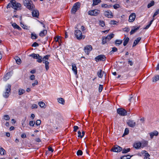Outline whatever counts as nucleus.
Returning a JSON list of instances; mask_svg holds the SVG:
<instances>
[{
  "instance_id": "nucleus-1",
  "label": "nucleus",
  "mask_w": 159,
  "mask_h": 159,
  "mask_svg": "<svg viewBox=\"0 0 159 159\" xmlns=\"http://www.w3.org/2000/svg\"><path fill=\"white\" fill-rule=\"evenodd\" d=\"M21 7V4L19 3L16 2L15 0H11L7 6V9L11 7L12 8L15 10H20Z\"/></svg>"
},
{
  "instance_id": "nucleus-2",
  "label": "nucleus",
  "mask_w": 159,
  "mask_h": 159,
  "mask_svg": "<svg viewBox=\"0 0 159 159\" xmlns=\"http://www.w3.org/2000/svg\"><path fill=\"white\" fill-rule=\"evenodd\" d=\"M23 1L24 5L29 10L32 11L34 8V6L31 0H23Z\"/></svg>"
},
{
  "instance_id": "nucleus-3",
  "label": "nucleus",
  "mask_w": 159,
  "mask_h": 159,
  "mask_svg": "<svg viewBox=\"0 0 159 159\" xmlns=\"http://www.w3.org/2000/svg\"><path fill=\"white\" fill-rule=\"evenodd\" d=\"M11 85L10 84H8L5 86V92L3 94V96L4 98H7L10 94Z\"/></svg>"
},
{
  "instance_id": "nucleus-4",
  "label": "nucleus",
  "mask_w": 159,
  "mask_h": 159,
  "mask_svg": "<svg viewBox=\"0 0 159 159\" xmlns=\"http://www.w3.org/2000/svg\"><path fill=\"white\" fill-rule=\"evenodd\" d=\"M50 57V55H46L43 58H42V61L43 63L45 64V68L46 70H48L49 67V62L48 61L49 57Z\"/></svg>"
},
{
  "instance_id": "nucleus-5",
  "label": "nucleus",
  "mask_w": 159,
  "mask_h": 159,
  "mask_svg": "<svg viewBox=\"0 0 159 159\" xmlns=\"http://www.w3.org/2000/svg\"><path fill=\"white\" fill-rule=\"evenodd\" d=\"M75 35L77 39L78 40H80L82 39H84L85 36L82 35V33L80 30H75Z\"/></svg>"
},
{
  "instance_id": "nucleus-6",
  "label": "nucleus",
  "mask_w": 159,
  "mask_h": 159,
  "mask_svg": "<svg viewBox=\"0 0 159 159\" xmlns=\"http://www.w3.org/2000/svg\"><path fill=\"white\" fill-rule=\"evenodd\" d=\"M80 6V3L79 2L75 3L72 8L71 11V13L75 14L76 11L79 10Z\"/></svg>"
},
{
  "instance_id": "nucleus-7",
  "label": "nucleus",
  "mask_w": 159,
  "mask_h": 159,
  "mask_svg": "<svg viewBox=\"0 0 159 159\" xmlns=\"http://www.w3.org/2000/svg\"><path fill=\"white\" fill-rule=\"evenodd\" d=\"M29 56L32 57L34 59H37V61L38 63H41L42 61V57L39 54L33 53L29 55Z\"/></svg>"
},
{
  "instance_id": "nucleus-8",
  "label": "nucleus",
  "mask_w": 159,
  "mask_h": 159,
  "mask_svg": "<svg viewBox=\"0 0 159 159\" xmlns=\"http://www.w3.org/2000/svg\"><path fill=\"white\" fill-rule=\"evenodd\" d=\"M104 15L108 18H112L113 17V14L109 10L104 11Z\"/></svg>"
},
{
  "instance_id": "nucleus-9",
  "label": "nucleus",
  "mask_w": 159,
  "mask_h": 159,
  "mask_svg": "<svg viewBox=\"0 0 159 159\" xmlns=\"http://www.w3.org/2000/svg\"><path fill=\"white\" fill-rule=\"evenodd\" d=\"M100 12L99 10L97 9H94L92 10H90L88 11V14L90 16H97Z\"/></svg>"
},
{
  "instance_id": "nucleus-10",
  "label": "nucleus",
  "mask_w": 159,
  "mask_h": 159,
  "mask_svg": "<svg viewBox=\"0 0 159 159\" xmlns=\"http://www.w3.org/2000/svg\"><path fill=\"white\" fill-rule=\"evenodd\" d=\"M93 49L91 45H88L84 47V51L85 54L87 55H89L90 52Z\"/></svg>"
},
{
  "instance_id": "nucleus-11",
  "label": "nucleus",
  "mask_w": 159,
  "mask_h": 159,
  "mask_svg": "<svg viewBox=\"0 0 159 159\" xmlns=\"http://www.w3.org/2000/svg\"><path fill=\"white\" fill-rule=\"evenodd\" d=\"M106 57L103 55H100L95 57V60L96 62L99 61H104L106 60Z\"/></svg>"
},
{
  "instance_id": "nucleus-12",
  "label": "nucleus",
  "mask_w": 159,
  "mask_h": 159,
  "mask_svg": "<svg viewBox=\"0 0 159 159\" xmlns=\"http://www.w3.org/2000/svg\"><path fill=\"white\" fill-rule=\"evenodd\" d=\"M122 150V148L118 145H116L111 149V151L114 152H119Z\"/></svg>"
},
{
  "instance_id": "nucleus-13",
  "label": "nucleus",
  "mask_w": 159,
  "mask_h": 159,
  "mask_svg": "<svg viewBox=\"0 0 159 159\" xmlns=\"http://www.w3.org/2000/svg\"><path fill=\"white\" fill-rule=\"evenodd\" d=\"M117 113L121 116H125L127 115V112L125 110L122 108L117 109Z\"/></svg>"
},
{
  "instance_id": "nucleus-14",
  "label": "nucleus",
  "mask_w": 159,
  "mask_h": 159,
  "mask_svg": "<svg viewBox=\"0 0 159 159\" xmlns=\"http://www.w3.org/2000/svg\"><path fill=\"white\" fill-rule=\"evenodd\" d=\"M141 154V156H144V159H150L149 158L150 155L146 151L143 150L142 151Z\"/></svg>"
},
{
  "instance_id": "nucleus-15",
  "label": "nucleus",
  "mask_w": 159,
  "mask_h": 159,
  "mask_svg": "<svg viewBox=\"0 0 159 159\" xmlns=\"http://www.w3.org/2000/svg\"><path fill=\"white\" fill-rule=\"evenodd\" d=\"M32 15L33 17L39 18V11L37 9L32 10Z\"/></svg>"
},
{
  "instance_id": "nucleus-16",
  "label": "nucleus",
  "mask_w": 159,
  "mask_h": 159,
  "mask_svg": "<svg viewBox=\"0 0 159 159\" xmlns=\"http://www.w3.org/2000/svg\"><path fill=\"white\" fill-rule=\"evenodd\" d=\"M148 142L147 141L142 140L141 142H140V148L147 147L148 145Z\"/></svg>"
},
{
  "instance_id": "nucleus-17",
  "label": "nucleus",
  "mask_w": 159,
  "mask_h": 159,
  "mask_svg": "<svg viewBox=\"0 0 159 159\" xmlns=\"http://www.w3.org/2000/svg\"><path fill=\"white\" fill-rule=\"evenodd\" d=\"M136 15L135 13H132L129 16V22H133L135 18Z\"/></svg>"
},
{
  "instance_id": "nucleus-18",
  "label": "nucleus",
  "mask_w": 159,
  "mask_h": 159,
  "mask_svg": "<svg viewBox=\"0 0 159 159\" xmlns=\"http://www.w3.org/2000/svg\"><path fill=\"white\" fill-rule=\"evenodd\" d=\"M128 125L131 127H134L136 125V123L134 120H129L127 122Z\"/></svg>"
},
{
  "instance_id": "nucleus-19",
  "label": "nucleus",
  "mask_w": 159,
  "mask_h": 159,
  "mask_svg": "<svg viewBox=\"0 0 159 159\" xmlns=\"http://www.w3.org/2000/svg\"><path fill=\"white\" fill-rule=\"evenodd\" d=\"M150 138L151 139H153L154 136H157L158 134V132L156 130H154L152 132H151L149 133Z\"/></svg>"
},
{
  "instance_id": "nucleus-20",
  "label": "nucleus",
  "mask_w": 159,
  "mask_h": 159,
  "mask_svg": "<svg viewBox=\"0 0 159 159\" xmlns=\"http://www.w3.org/2000/svg\"><path fill=\"white\" fill-rule=\"evenodd\" d=\"M47 34V30H43L41 31L39 34V35L41 37H44Z\"/></svg>"
},
{
  "instance_id": "nucleus-21",
  "label": "nucleus",
  "mask_w": 159,
  "mask_h": 159,
  "mask_svg": "<svg viewBox=\"0 0 159 159\" xmlns=\"http://www.w3.org/2000/svg\"><path fill=\"white\" fill-rule=\"evenodd\" d=\"M72 70L74 72L75 74H76L77 73V70L75 64L74 63H72Z\"/></svg>"
},
{
  "instance_id": "nucleus-22",
  "label": "nucleus",
  "mask_w": 159,
  "mask_h": 159,
  "mask_svg": "<svg viewBox=\"0 0 159 159\" xmlns=\"http://www.w3.org/2000/svg\"><path fill=\"white\" fill-rule=\"evenodd\" d=\"M139 29V27H133V28L131 30L130 32L131 35L134 34Z\"/></svg>"
},
{
  "instance_id": "nucleus-23",
  "label": "nucleus",
  "mask_w": 159,
  "mask_h": 159,
  "mask_svg": "<svg viewBox=\"0 0 159 159\" xmlns=\"http://www.w3.org/2000/svg\"><path fill=\"white\" fill-rule=\"evenodd\" d=\"M103 74L105 75H106L105 73L102 71V70H100L98 72V75L99 78H102L103 76Z\"/></svg>"
},
{
  "instance_id": "nucleus-24",
  "label": "nucleus",
  "mask_w": 159,
  "mask_h": 159,
  "mask_svg": "<svg viewBox=\"0 0 159 159\" xmlns=\"http://www.w3.org/2000/svg\"><path fill=\"white\" fill-rule=\"evenodd\" d=\"M125 37L126 35H125V38L124 39V41L123 42V45L125 46L127 44L129 41V38L128 37H127L126 38Z\"/></svg>"
},
{
  "instance_id": "nucleus-25",
  "label": "nucleus",
  "mask_w": 159,
  "mask_h": 159,
  "mask_svg": "<svg viewBox=\"0 0 159 159\" xmlns=\"http://www.w3.org/2000/svg\"><path fill=\"white\" fill-rule=\"evenodd\" d=\"M57 101L59 103L62 105H64L65 104V100L62 98H58L57 99Z\"/></svg>"
},
{
  "instance_id": "nucleus-26",
  "label": "nucleus",
  "mask_w": 159,
  "mask_h": 159,
  "mask_svg": "<svg viewBox=\"0 0 159 159\" xmlns=\"http://www.w3.org/2000/svg\"><path fill=\"white\" fill-rule=\"evenodd\" d=\"M114 36V34L112 33L110 34L109 35H108L107 36H106V38L107 40V41H109L112 38H113Z\"/></svg>"
},
{
  "instance_id": "nucleus-27",
  "label": "nucleus",
  "mask_w": 159,
  "mask_h": 159,
  "mask_svg": "<svg viewBox=\"0 0 159 159\" xmlns=\"http://www.w3.org/2000/svg\"><path fill=\"white\" fill-rule=\"evenodd\" d=\"M6 154L5 150L2 148L0 147V154L2 155H4Z\"/></svg>"
},
{
  "instance_id": "nucleus-28",
  "label": "nucleus",
  "mask_w": 159,
  "mask_h": 159,
  "mask_svg": "<svg viewBox=\"0 0 159 159\" xmlns=\"http://www.w3.org/2000/svg\"><path fill=\"white\" fill-rule=\"evenodd\" d=\"M122 40L117 39L115 40V43L116 46H119L121 44L122 42Z\"/></svg>"
},
{
  "instance_id": "nucleus-29",
  "label": "nucleus",
  "mask_w": 159,
  "mask_h": 159,
  "mask_svg": "<svg viewBox=\"0 0 159 159\" xmlns=\"http://www.w3.org/2000/svg\"><path fill=\"white\" fill-rule=\"evenodd\" d=\"M12 26L14 28L16 29L19 30H21V28L16 23H13L12 24Z\"/></svg>"
},
{
  "instance_id": "nucleus-30",
  "label": "nucleus",
  "mask_w": 159,
  "mask_h": 159,
  "mask_svg": "<svg viewBox=\"0 0 159 159\" xmlns=\"http://www.w3.org/2000/svg\"><path fill=\"white\" fill-rule=\"evenodd\" d=\"M11 76L10 72L7 73L4 76V78L5 80H8Z\"/></svg>"
},
{
  "instance_id": "nucleus-31",
  "label": "nucleus",
  "mask_w": 159,
  "mask_h": 159,
  "mask_svg": "<svg viewBox=\"0 0 159 159\" xmlns=\"http://www.w3.org/2000/svg\"><path fill=\"white\" fill-rule=\"evenodd\" d=\"M101 2V0H93V6H95Z\"/></svg>"
},
{
  "instance_id": "nucleus-32",
  "label": "nucleus",
  "mask_w": 159,
  "mask_h": 159,
  "mask_svg": "<svg viewBox=\"0 0 159 159\" xmlns=\"http://www.w3.org/2000/svg\"><path fill=\"white\" fill-rule=\"evenodd\" d=\"M133 147L136 149H139V142H136L134 143L133 144Z\"/></svg>"
},
{
  "instance_id": "nucleus-33",
  "label": "nucleus",
  "mask_w": 159,
  "mask_h": 159,
  "mask_svg": "<svg viewBox=\"0 0 159 159\" xmlns=\"http://www.w3.org/2000/svg\"><path fill=\"white\" fill-rule=\"evenodd\" d=\"M139 42V38H138L136 40H134L133 44V47L135 46Z\"/></svg>"
},
{
  "instance_id": "nucleus-34",
  "label": "nucleus",
  "mask_w": 159,
  "mask_h": 159,
  "mask_svg": "<svg viewBox=\"0 0 159 159\" xmlns=\"http://www.w3.org/2000/svg\"><path fill=\"white\" fill-rule=\"evenodd\" d=\"M16 59H15L16 63L18 64H20L21 63V61L20 59L18 57H16Z\"/></svg>"
},
{
  "instance_id": "nucleus-35",
  "label": "nucleus",
  "mask_w": 159,
  "mask_h": 159,
  "mask_svg": "<svg viewBox=\"0 0 159 159\" xmlns=\"http://www.w3.org/2000/svg\"><path fill=\"white\" fill-rule=\"evenodd\" d=\"M122 153H126L130 151V148H128L127 149L124 148L123 150L122 149Z\"/></svg>"
},
{
  "instance_id": "nucleus-36",
  "label": "nucleus",
  "mask_w": 159,
  "mask_h": 159,
  "mask_svg": "<svg viewBox=\"0 0 159 159\" xmlns=\"http://www.w3.org/2000/svg\"><path fill=\"white\" fill-rule=\"evenodd\" d=\"M38 104L42 108H45V104L43 102H39Z\"/></svg>"
},
{
  "instance_id": "nucleus-37",
  "label": "nucleus",
  "mask_w": 159,
  "mask_h": 159,
  "mask_svg": "<svg viewBox=\"0 0 159 159\" xmlns=\"http://www.w3.org/2000/svg\"><path fill=\"white\" fill-rule=\"evenodd\" d=\"M154 2L153 1H152L151 2L149 3L147 6L148 8H149L154 5Z\"/></svg>"
},
{
  "instance_id": "nucleus-38",
  "label": "nucleus",
  "mask_w": 159,
  "mask_h": 159,
  "mask_svg": "<svg viewBox=\"0 0 159 159\" xmlns=\"http://www.w3.org/2000/svg\"><path fill=\"white\" fill-rule=\"evenodd\" d=\"M154 18H153V19L151 20L150 22V23L149 24H148V25H147L144 28V29H148L151 25L152 24V22L154 21Z\"/></svg>"
},
{
  "instance_id": "nucleus-39",
  "label": "nucleus",
  "mask_w": 159,
  "mask_h": 159,
  "mask_svg": "<svg viewBox=\"0 0 159 159\" xmlns=\"http://www.w3.org/2000/svg\"><path fill=\"white\" fill-rule=\"evenodd\" d=\"M61 38V36H57L54 38V39L56 42H59V40L60 39V38Z\"/></svg>"
},
{
  "instance_id": "nucleus-40",
  "label": "nucleus",
  "mask_w": 159,
  "mask_h": 159,
  "mask_svg": "<svg viewBox=\"0 0 159 159\" xmlns=\"http://www.w3.org/2000/svg\"><path fill=\"white\" fill-rule=\"evenodd\" d=\"M25 92V90L23 89H19L18 91L19 95H20L23 94Z\"/></svg>"
},
{
  "instance_id": "nucleus-41",
  "label": "nucleus",
  "mask_w": 159,
  "mask_h": 159,
  "mask_svg": "<svg viewBox=\"0 0 159 159\" xmlns=\"http://www.w3.org/2000/svg\"><path fill=\"white\" fill-rule=\"evenodd\" d=\"M108 41L106 37H103L102 39V44H104L106 43Z\"/></svg>"
},
{
  "instance_id": "nucleus-42",
  "label": "nucleus",
  "mask_w": 159,
  "mask_h": 159,
  "mask_svg": "<svg viewBox=\"0 0 159 159\" xmlns=\"http://www.w3.org/2000/svg\"><path fill=\"white\" fill-rule=\"evenodd\" d=\"M117 51V49L116 47H113L112 48V51H111L110 53L111 54H112L114 52H116Z\"/></svg>"
},
{
  "instance_id": "nucleus-43",
  "label": "nucleus",
  "mask_w": 159,
  "mask_h": 159,
  "mask_svg": "<svg viewBox=\"0 0 159 159\" xmlns=\"http://www.w3.org/2000/svg\"><path fill=\"white\" fill-rule=\"evenodd\" d=\"M38 37L35 34H31V38L32 39H36Z\"/></svg>"
},
{
  "instance_id": "nucleus-44",
  "label": "nucleus",
  "mask_w": 159,
  "mask_h": 159,
  "mask_svg": "<svg viewBox=\"0 0 159 159\" xmlns=\"http://www.w3.org/2000/svg\"><path fill=\"white\" fill-rule=\"evenodd\" d=\"M99 25L102 27H104L105 26V23L104 21L103 20H100Z\"/></svg>"
},
{
  "instance_id": "nucleus-45",
  "label": "nucleus",
  "mask_w": 159,
  "mask_h": 159,
  "mask_svg": "<svg viewBox=\"0 0 159 159\" xmlns=\"http://www.w3.org/2000/svg\"><path fill=\"white\" fill-rule=\"evenodd\" d=\"M129 133V130L128 128H126L125 129L124 134L122 135V137L124 136L125 135L128 134Z\"/></svg>"
},
{
  "instance_id": "nucleus-46",
  "label": "nucleus",
  "mask_w": 159,
  "mask_h": 159,
  "mask_svg": "<svg viewBox=\"0 0 159 159\" xmlns=\"http://www.w3.org/2000/svg\"><path fill=\"white\" fill-rule=\"evenodd\" d=\"M3 117V119L5 120H9L10 119V117L8 115H4Z\"/></svg>"
},
{
  "instance_id": "nucleus-47",
  "label": "nucleus",
  "mask_w": 159,
  "mask_h": 159,
  "mask_svg": "<svg viewBox=\"0 0 159 159\" xmlns=\"http://www.w3.org/2000/svg\"><path fill=\"white\" fill-rule=\"evenodd\" d=\"M77 155L78 156H81L83 154V152L81 150H78L77 152Z\"/></svg>"
},
{
  "instance_id": "nucleus-48",
  "label": "nucleus",
  "mask_w": 159,
  "mask_h": 159,
  "mask_svg": "<svg viewBox=\"0 0 159 159\" xmlns=\"http://www.w3.org/2000/svg\"><path fill=\"white\" fill-rule=\"evenodd\" d=\"M159 14V9H157L153 16V18L157 15Z\"/></svg>"
},
{
  "instance_id": "nucleus-49",
  "label": "nucleus",
  "mask_w": 159,
  "mask_h": 159,
  "mask_svg": "<svg viewBox=\"0 0 159 159\" xmlns=\"http://www.w3.org/2000/svg\"><path fill=\"white\" fill-rule=\"evenodd\" d=\"M35 124V122L34 121H30L29 122V125L30 126H34Z\"/></svg>"
},
{
  "instance_id": "nucleus-50",
  "label": "nucleus",
  "mask_w": 159,
  "mask_h": 159,
  "mask_svg": "<svg viewBox=\"0 0 159 159\" xmlns=\"http://www.w3.org/2000/svg\"><path fill=\"white\" fill-rule=\"evenodd\" d=\"M113 7L115 9H117L120 7V5L118 4H116L113 5Z\"/></svg>"
},
{
  "instance_id": "nucleus-51",
  "label": "nucleus",
  "mask_w": 159,
  "mask_h": 159,
  "mask_svg": "<svg viewBox=\"0 0 159 159\" xmlns=\"http://www.w3.org/2000/svg\"><path fill=\"white\" fill-rule=\"evenodd\" d=\"M39 44L36 42H34L33 44L32 45V47H37L38 46Z\"/></svg>"
},
{
  "instance_id": "nucleus-52",
  "label": "nucleus",
  "mask_w": 159,
  "mask_h": 159,
  "mask_svg": "<svg viewBox=\"0 0 159 159\" xmlns=\"http://www.w3.org/2000/svg\"><path fill=\"white\" fill-rule=\"evenodd\" d=\"M101 7H104L105 8H107L109 7L107 4L104 3L102 4Z\"/></svg>"
},
{
  "instance_id": "nucleus-53",
  "label": "nucleus",
  "mask_w": 159,
  "mask_h": 159,
  "mask_svg": "<svg viewBox=\"0 0 159 159\" xmlns=\"http://www.w3.org/2000/svg\"><path fill=\"white\" fill-rule=\"evenodd\" d=\"M102 89H103V85L100 84L99 86V92H101L102 91Z\"/></svg>"
},
{
  "instance_id": "nucleus-54",
  "label": "nucleus",
  "mask_w": 159,
  "mask_h": 159,
  "mask_svg": "<svg viewBox=\"0 0 159 159\" xmlns=\"http://www.w3.org/2000/svg\"><path fill=\"white\" fill-rule=\"evenodd\" d=\"M41 121L40 120H37L36 122V125H40Z\"/></svg>"
},
{
  "instance_id": "nucleus-55",
  "label": "nucleus",
  "mask_w": 159,
  "mask_h": 159,
  "mask_svg": "<svg viewBox=\"0 0 159 159\" xmlns=\"http://www.w3.org/2000/svg\"><path fill=\"white\" fill-rule=\"evenodd\" d=\"M140 121L141 123H142L143 124H144L145 123V118L144 117H142L140 119Z\"/></svg>"
},
{
  "instance_id": "nucleus-56",
  "label": "nucleus",
  "mask_w": 159,
  "mask_h": 159,
  "mask_svg": "<svg viewBox=\"0 0 159 159\" xmlns=\"http://www.w3.org/2000/svg\"><path fill=\"white\" fill-rule=\"evenodd\" d=\"M38 84V81H37V80H35V81H34V82L32 84V86L34 87L36 85H37Z\"/></svg>"
},
{
  "instance_id": "nucleus-57",
  "label": "nucleus",
  "mask_w": 159,
  "mask_h": 159,
  "mask_svg": "<svg viewBox=\"0 0 159 159\" xmlns=\"http://www.w3.org/2000/svg\"><path fill=\"white\" fill-rule=\"evenodd\" d=\"M128 63L131 66H132L133 64V62L131 61H130L129 59L128 60Z\"/></svg>"
},
{
  "instance_id": "nucleus-58",
  "label": "nucleus",
  "mask_w": 159,
  "mask_h": 159,
  "mask_svg": "<svg viewBox=\"0 0 159 159\" xmlns=\"http://www.w3.org/2000/svg\"><path fill=\"white\" fill-rule=\"evenodd\" d=\"M37 105L35 104H33L31 106V108L32 109L37 108Z\"/></svg>"
},
{
  "instance_id": "nucleus-59",
  "label": "nucleus",
  "mask_w": 159,
  "mask_h": 159,
  "mask_svg": "<svg viewBox=\"0 0 159 159\" xmlns=\"http://www.w3.org/2000/svg\"><path fill=\"white\" fill-rule=\"evenodd\" d=\"M116 21L114 20H111L110 22V24L111 25H115L116 24Z\"/></svg>"
},
{
  "instance_id": "nucleus-60",
  "label": "nucleus",
  "mask_w": 159,
  "mask_h": 159,
  "mask_svg": "<svg viewBox=\"0 0 159 159\" xmlns=\"http://www.w3.org/2000/svg\"><path fill=\"white\" fill-rule=\"evenodd\" d=\"M153 80H159V75H155L153 78Z\"/></svg>"
},
{
  "instance_id": "nucleus-61",
  "label": "nucleus",
  "mask_w": 159,
  "mask_h": 159,
  "mask_svg": "<svg viewBox=\"0 0 159 159\" xmlns=\"http://www.w3.org/2000/svg\"><path fill=\"white\" fill-rule=\"evenodd\" d=\"M79 129V127L78 126H74V132L76 131L77 130Z\"/></svg>"
},
{
  "instance_id": "nucleus-62",
  "label": "nucleus",
  "mask_w": 159,
  "mask_h": 159,
  "mask_svg": "<svg viewBox=\"0 0 159 159\" xmlns=\"http://www.w3.org/2000/svg\"><path fill=\"white\" fill-rule=\"evenodd\" d=\"M124 31L126 32H128L129 31V29L128 28H125Z\"/></svg>"
},
{
  "instance_id": "nucleus-63",
  "label": "nucleus",
  "mask_w": 159,
  "mask_h": 159,
  "mask_svg": "<svg viewBox=\"0 0 159 159\" xmlns=\"http://www.w3.org/2000/svg\"><path fill=\"white\" fill-rule=\"evenodd\" d=\"M21 137L22 138H25L26 137V135L25 134H23L21 135Z\"/></svg>"
},
{
  "instance_id": "nucleus-64",
  "label": "nucleus",
  "mask_w": 159,
  "mask_h": 159,
  "mask_svg": "<svg viewBox=\"0 0 159 159\" xmlns=\"http://www.w3.org/2000/svg\"><path fill=\"white\" fill-rule=\"evenodd\" d=\"M78 137L81 138V136H82V135H81V132L80 131H78Z\"/></svg>"
}]
</instances>
